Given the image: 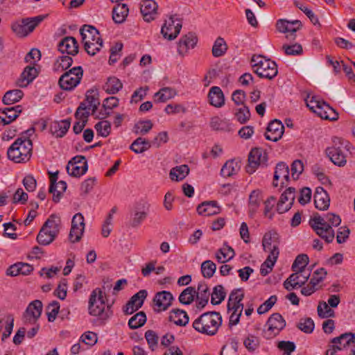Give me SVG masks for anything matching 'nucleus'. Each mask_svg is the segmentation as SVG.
Listing matches in <instances>:
<instances>
[{
  "instance_id": "obj_1",
  "label": "nucleus",
  "mask_w": 355,
  "mask_h": 355,
  "mask_svg": "<svg viewBox=\"0 0 355 355\" xmlns=\"http://www.w3.org/2000/svg\"><path fill=\"white\" fill-rule=\"evenodd\" d=\"M340 223V216L332 212L324 216L316 214L309 220V225L316 234L327 243H331L335 238L333 227H338Z\"/></svg>"
},
{
  "instance_id": "obj_2",
  "label": "nucleus",
  "mask_w": 355,
  "mask_h": 355,
  "mask_svg": "<svg viewBox=\"0 0 355 355\" xmlns=\"http://www.w3.org/2000/svg\"><path fill=\"white\" fill-rule=\"evenodd\" d=\"M88 312L97 318L99 324L103 325L112 317L113 311L111 304H106L103 293L101 288L94 289L90 294Z\"/></svg>"
},
{
  "instance_id": "obj_3",
  "label": "nucleus",
  "mask_w": 355,
  "mask_h": 355,
  "mask_svg": "<svg viewBox=\"0 0 355 355\" xmlns=\"http://www.w3.org/2000/svg\"><path fill=\"white\" fill-rule=\"evenodd\" d=\"M222 321V316L219 312L207 311L194 320L192 327L200 334L214 336L221 326Z\"/></svg>"
},
{
  "instance_id": "obj_4",
  "label": "nucleus",
  "mask_w": 355,
  "mask_h": 355,
  "mask_svg": "<svg viewBox=\"0 0 355 355\" xmlns=\"http://www.w3.org/2000/svg\"><path fill=\"white\" fill-rule=\"evenodd\" d=\"M82 42L87 53L90 55H94L103 46V40L98 31L91 25H84L80 29Z\"/></svg>"
},
{
  "instance_id": "obj_5",
  "label": "nucleus",
  "mask_w": 355,
  "mask_h": 355,
  "mask_svg": "<svg viewBox=\"0 0 355 355\" xmlns=\"http://www.w3.org/2000/svg\"><path fill=\"white\" fill-rule=\"evenodd\" d=\"M33 143L31 139L18 138L8 149L9 159L15 163L26 162L32 155Z\"/></svg>"
},
{
  "instance_id": "obj_6",
  "label": "nucleus",
  "mask_w": 355,
  "mask_h": 355,
  "mask_svg": "<svg viewBox=\"0 0 355 355\" xmlns=\"http://www.w3.org/2000/svg\"><path fill=\"white\" fill-rule=\"evenodd\" d=\"M331 141L332 146L325 150L326 155L335 165L344 166L347 159L343 149L350 151L351 144L347 140L338 137H333Z\"/></svg>"
},
{
  "instance_id": "obj_7",
  "label": "nucleus",
  "mask_w": 355,
  "mask_h": 355,
  "mask_svg": "<svg viewBox=\"0 0 355 355\" xmlns=\"http://www.w3.org/2000/svg\"><path fill=\"white\" fill-rule=\"evenodd\" d=\"M254 72L261 78L273 79L278 73L275 62L261 55H253L251 59Z\"/></svg>"
},
{
  "instance_id": "obj_8",
  "label": "nucleus",
  "mask_w": 355,
  "mask_h": 355,
  "mask_svg": "<svg viewBox=\"0 0 355 355\" xmlns=\"http://www.w3.org/2000/svg\"><path fill=\"white\" fill-rule=\"evenodd\" d=\"M267 329L263 331V336L266 339H271L277 336L285 327L286 321L278 313L272 314L266 322Z\"/></svg>"
},
{
  "instance_id": "obj_9",
  "label": "nucleus",
  "mask_w": 355,
  "mask_h": 355,
  "mask_svg": "<svg viewBox=\"0 0 355 355\" xmlns=\"http://www.w3.org/2000/svg\"><path fill=\"white\" fill-rule=\"evenodd\" d=\"M267 153L262 148H255L251 150L248 156V165L246 171L252 174L259 166H267Z\"/></svg>"
},
{
  "instance_id": "obj_10",
  "label": "nucleus",
  "mask_w": 355,
  "mask_h": 355,
  "mask_svg": "<svg viewBox=\"0 0 355 355\" xmlns=\"http://www.w3.org/2000/svg\"><path fill=\"white\" fill-rule=\"evenodd\" d=\"M302 24L300 20L288 21L286 19H279L277 21V29L284 33H286V37L288 40H295L296 32L300 30Z\"/></svg>"
},
{
  "instance_id": "obj_11",
  "label": "nucleus",
  "mask_w": 355,
  "mask_h": 355,
  "mask_svg": "<svg viewBox=\"0 0 355 355\" xmlns=\"http://www.w3.org/2000/svg\"><path fill=\"white\" fill-rule=\"evenodd\" d=\"M82 73L81 67H75L71 69L69 71H66L63 73L58 81L60 87L64 90H72L74 89L80 82V77L78 76V73H76L75 76H71L74 72Z\"/></svg>"
},
{
  "instance_id": "obj_12",
  "label": "nucleus",
  "mask_w": 355,
  "mask_h": 355,
  "mask_svg": "<svg viewBox=\"0 0 355 355\" xmlns=\"http://www.w3.org/2000/svg\"><path fill=\"white\" fill-rule=\"evenodd\" d=\"M182 28L181 21L175 17L166 20L161 28V33L165 39L173 40L177 37Z\"/></svg>"
},
{
  "instance_id": "obj_13",
  "label": "nucleus",
  "mask_w": 355,
  "mask_h": 355,
  "mask_svg": "<svg viewBox=\"0 0 355 355\" xmlns=\"http://www.w3.org/2000/svg\"><path fill=\"white\" fill-rule=\"evenodd\" d=\"M42 303L40 300H36L31 302L27 306L23 314V322L25 325L37 322L42 311Z\"/></svg>"
},
{
  "instance_id": "obj_14",
  "label": "nucleus",
  "mask_w": 355,
  "mask_h": 355,
  "mask_svg": "<svg viewBox=\"0 0 355 355\" xmlns=\"http://www.w3.org/2000/svg\"><path fill=\"white\" fill-rule=\"evenodd\" d=\"M85 219L82 214H76L71 220V228L69 232V239L72 243L78 242L85 230Z\"/></svg>"
},
{
  "instance_id": "obj_15",
  "label": "nucleus",
  "mask_w": 355,
  "mask_h": 355,
  "mask_svg": "<svg viewBox=\"0 0 355 355\" xmlns=\"http://www.w3.org/2000/svg\"><path fill=\"white\" fill-rule=\"evenodd\" d=\"M296 190L293 187H288L282 194L277 205V211L279 214H283L288 211L295 200Z\"/></svg>"
},
{
  "instance_id": "obj_16",
  "label": "nucleus",
  "mask_w": 355,
  "mask_h": 355,
  "mask_svg": "<svg viewBox=\"0 0 355 355\" xmlns=\"http://www.w3.org/2000/svg\"><path fill=\"white\" fill-rule=\"evenodd\" d=\"M243 298L244 292L242 288L234 289L229 295L227 304V312L235 311L243 313V304L241 302Z\"/></svg>"
},
{
  "instance_id": "obj_17",
  "label": "nucleus",
  "mask_w": 355,
  "mask_h": 355,
  "mask_svg": "<svg viewBox=\"0 0 355 355\" xmlns=\"http://www.w3.org/2000/svg\"><path fill=\"white\" fill-rule=\"evenodd\" d=\"M146 297L147 291L146 290H141L135 294L123 308L125 314L130 315L141 308Z\"/></svg>"
},
{
  "instance_id": "obj_18",
  "label": "nucleus",
  "mask_w": 355,
  "mask_h": 355,
  "mask_svg": "<svg viewBox=\"0 0 355 355\" xmlns=\"http://www.w3.org/2000/svg\"><path fill=\"white\" fill-rule=\"evenodd\" d=\"M173 300V297L171 292L166 291L158 292L153 298L154 310L157 312L166 311L171 305Z\"/></svg>"
},
{
  "instance_id": "obj_19",
  "label": "nucleus",
  "mask_w": 355,
  "mask_h": 355,
  "mask_svg": "<svg viewBox=\"0 0 355 355\" xmlns=\"http://www.w3.org/2000/svg\"><path fill=\"white\" fill-rule=\"evenodd\" d=\"M284 132V126L282 123L279 120L274 119L269 123L265 137L268 140L277 141L282 138Z\"/></svg>"
},
{
  "instance_id": "obj_20",
  "label": "nucleus",
  "mask_w": 355,
  "mask_h": 355,
  "mask_svg": "<svg viewBox=\"0 0 355 355\" xmlns=\"http://www.w3.org/2000/svg\"><path fill=\"white\" fill-rule=\"evenodd\" d=\"M210 292L208 286L205 282H200L196 290V306L197 311L202 310L208 304Z\"/></svg>"
},
{
  "instance_id": "obj_21",
  "label": "nucleus",
  "mask_w": 355,
  "mask_h": 355,
  "mask_svg": "<svg viewBox=\"0 0 355 355\" xmlns=\"http://www.w3.org/2000/svg\"><path fill=\"white\" fill-rule=\"evenodd\" d=\"M284 282V286L287 291H291L297 287H301L308 280L310 274L300 275L304 271H294Z\"/></svg>"
},
{
  "instance_id": "obj_22",
  "label": "nucleus",
  "mask_w": 355,
  "mask_h": 355,
  "mask_svg": "<svg viewBox=\"0 0 355 355\" xmlns=\"http://www.w3.org/2000/svg\"><path fill=\"white\" fill-rule=\"evenodd\" d=\"M281 180L282 187L284 184H287L289 181V168L288 166L283 162H279L275 167L273 180V187H277L278 186L277 181Z\"/></svg>"
},
{
  "instance_id": "obj_23",
  "label": "nucleus",
  "mask_w": 355,
  "mask_h": 355,
  "mask_svg": "<svg viewBox=\"0 0 355 355\" xmlns=\"http://www.w3.org/2000/svg\"><path fill=\"white\" fill-rule=\"evenodd\" d=\"M58 48L62 53L76 55L78 53V44L73 37L68 36L64 37L58 44Z\"/></svg>"
},
{
  "instance_id": "obj_24",
  "label": "nucleus",
  "mask_w": 355,
  "mask_h": 355,
  "mask_svg": "<svg viewBox=\"0 0 355 355\" xmlns=\"http://www.w3.org/2000/svg\"><path fill=\"white\" fill-rule=\"evenodd\" d=\"M141 12L144 19L150 22L155 19L157 14V5L153 0H143L141 3Z\"/></svg>"
},
{
  "instance_id": "obj_25",
  "label": "nucleus",
  "mask_w": 355,
  "mask_h": 355,
  "mask_svg": "<svg viewBox=\"0 0 355 355\" xmlns=\"http://www.w3.org/2000/svg\"><path fill=\"white\" fill-rule=\"evenodd\" d=\"M197 211L202 216H213L220 213L221 207L215 200L205 201L198 206Z\"/></svg>"
},
{
  "instance_id": "obj_26",
  "label": "nucleus",
  "mask_w": 355,
  "mask_h": 355,
  "mask_svg": "<svg viewBox=\"0 0 355 355\" xmlns=\"http://www.w3.org/2000/svg\"><path fill=\"white\" fill-rule=\"evenodd\" d=\"M38 71L33 65H28L22 71L17 80V85L20 87H26L37 76Z\"/></svg>"
},
{
  "instance_id": "obj_27",
  "label": "nucleus",
  "mask_w": 355,
  "mask_h": 355,
  "mask_svg": "<svg viewBox=\"0 0 355 355\" xmlns=\"http://www.w3.org/2000/svg\"><path fill=\"white\" fill-rule=\"evenodd\" d=\"M314 203L318 209L325 210L329 207L330 198L322 187H317L314 193Z\"/></svg>"
},
{
  "instance_id": "obj_28",
  "label": "nucleus",
  "mask_w": 355,
  "mask_h": 355,
  "mask_svg": "<svg viewBox=\"0 0 355 355\" xmlns=\"http://www.w3.org/2000/svg\"><path fill=\"white\" fill-rule=\"evenodd\" d=\"M21 112V107L17 105L15 107H6L0 110V123L8 125L15 120Z\"/></svg>"
},
{
  "instance_id": "obj_29",
  "label": "nucleus",
  "mask_w": 355,
  "mask_h": 355,
  "mask_svg": "<svg viewBox=\"0 0 355 355\" xmlns=\"http://www.w3.org/2000/svg\"><path fill=\"white\" fill-rule=\"evenodd\" d=\"M198 38L196 35L193 33H189L188 34L182 37L178 42V51L180 55L185 54L189 49H193L196 45Z\"/></svg>"
},
{
  "instance_id": "obj_30",
  "label": "nucleus",
  "mask_w": 355,
  "mask_h": 355,
  "mask_svg": "<svg viewBox=\"0 0 355 355\" xmlns=\"http://www.w3.org/2000/svg\"><path fill=\"white\" fill-rule=\"evenodd\" d=\"M71 125V119L55 121L51 123L50 130L55 137H63Z\"/></svg>"
},
{
  "instance_id": "obj_31",
  "label": "nucleus",
  "mask_w": 355,
  "mask_h": 355,
  "mask_svg": "<svg viewBox=\"0 0 355 355\" xmlns=\"http://www.w3.org/2000/svg\"><path fill=\"white\" fill-rule=\"evenodd\" d=\"M209 103L216 107H220L225 104V97L223 91L219 87H211L208 94Z\"/></svg>"
},
{
  "instance_id": "obj_32",
  "label": "nucleus",
  "mask_w": 355,
  "mask_h": 355,
  "mask_svg": "<svg viewBox=\"0 0 355 355\" xmlns=\"http://www.w3.org/2000/svg\"><path fill=\"white\" fill-rule=\"evenodd\" d=\"M278 239L279 235L276 232H269L266 233L262 240V245L264 251L270 252V253L275 248L279 250Z\"/></svg>"
},
{
  "instance_id": "obj_33",
  "label": "nucleus",
  "mask_w": 355,
  "mask_h": 355,
  "mask_svg": "<svg viewBox=\"0 0 355 355\" xmlns=\"http://www.w3.org/2000/svg\"><path fill=\"white\" fill-rule=\"evenodd\" d=\"M262 200L261 191L259 189L253 190L248 200L249 216L252 217L257 211V209Z\"/></svg>"
},
{
  "instance_id": "obj_34",
  "label": "nucleus",
  "mask_w": 355,
  "mask_h": 355,
  "mask_svg": "<svg viewBox=\"0 0 355 355\" xmlns=\"http://www.w3.org/2000/svg\"><path fill=\"white\" fill-rule=\"evenodd\" d=\"M279 251L275 248L268 256L266 261L261 265L260 273L263 276L269 274L275 264L278 258Z\"/></svg>"
},
{
  "instance_id": "obj_35",
  "label": "nucleus",
  "mask_w": 355,
  "mask_h": 355,
  "mask_svg": "<svg viewBox=\"0 0 355 355\" xmlns=\"http://www.w3.org/2000/svg\"><path fill=\"white\" fill-rule=\"evenodd\" d=\"M147 215L148 207L144 204H137L132 214L131 225L134 227H138L146 219Z\"/></svg>"
},
{
  "instance_id": "obj_36",
  "label": "nucleus",
  "mask_w": 355,
  "mask_h": 355,
  "mask_svg": "<svg viewBox=\"0 0 355 355\" xmlns=\"http://www.w3.org/2000/svg\"><path fill=\"white\" fill-rule=\"evenodd\" d=\"M210 126L213 130L217 131L230 132L233 130L232 124L229 119L218 116L211 118Z\"/></svg>"
},
{
  "instance_id": "obj_37",
  "label": "nucleus",
  "mask_w": 355,
  "mask_h": 355,
  "mask_svg": "<svg viewBox=\"0 0 355 355\" xmlns=\"http://www.w3.org/2000/svg\"><path fill=\"white\" fill-rule=\"evenodd\" d=\"M129 9L125 3H118L112 9V19L116 24H121L128 17Z\"/></svg>"
},
{
  "instance_id": "obj_38",
  "label": "nucleus",
  "mask_w": 355,
  "mask_h": 355,
  "mask_svg": "<svg viewBox=\"0 0 355 355\" xmlns=\"http://www.w3.org/2000/svg\"><path fill=\"white\" fill-rule=\"evenodd\" d=\"M168 318L171 322L181 327L187 324L189 320L187 312L181 309H173Z\"/></svg>"
},
{
  "instance_id": "obj_39",
  "label": "nucleus",
  "mask_w": 355,
  "mask_h": 355,
  "mask_svg": "<svg viewBox=\"0 0 355 355\" xmlns=\"http://www.w3.org/2000/svg\"><path fill=\"white\" fill-rule=\"evenodd\" d=\"M331 343L332 344H337L340 347V350L349 348L354 345L353 336L351 332L344 333L339 336L332 338Z\"/></svg>"
},
{
  "instance_id": "obj_40",
  "label": "nucleus",
  "mask_w": 355,
  "mask_h": 355,
  "mask_svg": "<svg viewBox=\"0 0 355 355\" xmlns=\"http://www.w3.org/2000/svg\"><path fill=\"white\" fill-rule=\"evenodd\" d=\"M177 95V92L172 87H162L154 95L155 101L164 103Z\"/></svg>"
},
{
  "instance_id": "obj_41",
  "label": "nucleus",
  "mask_w": 355,
  "mask_h": 355,
  "mask_svg": "<svg viewBox=\"0 0 355 355\" xmlns=\"http://www.w3.org/2000/svg\"><path fill=\"white\" fill-rule=\"evenodd\" d=\"M123 87L121 80L115 76L109 77L103 85V89L110 94L118 93Z\"/></svg>"
},
{
  "instance_id": "obj_42",
  "label": "nucleus",
  "mask_w": 355,
  "mask_h": 355,
  "mask_svg": "<svg viewBox=\"0 0 355 355\" xmlns=\"http://www.w3.org/2000/svg\"><path fill=\"white\" fill-rule=\"evenodd\" d=\"M240 169L239 162L234 159L227 161L220 170V175L223 177L228 178L236 174Z\"/></svg>"
},
{
  "instance_id": "obj_43",
  "label": "nucleus",
  "mask_w": 355,
  "mask_h": 355,
  "mask_svg": "<svg viewBox=\"0 0 355 355\" xmlns=\"http://www.w3.org/2000/svg\"><path fill=\"white\" fill-rule=\"evenodd\" d=\"M189 173V168L186 164H182L173 168L170 171V178L173 181H181L184 180Z\"/></svg>"
},
{
  "instance_id": "obj_44",
  "label": "nucleus",
  "mask_w": 355,
  "mask_h": 355,
  "mask_svg": "<svg viewBox=\"0 0 355 355\" xmlns=\"http://www.w3.org/2000/svg\"><path fill=\"white\" fill-rule=\"evenodd\" d=\"M60 218L55 214H52L44 223L42 227L57 236L60 231Z\"/></svg>"
},
{
  "instance_id": "obj_45",
  "label": "nucleus",
  "mask_w": 355,
  "mask_h": 355,
  "mask_svg": "<svg viewBox=\"0 0 355 355\" xmlns=\"http://www.w3.org/2000/svg\"><path fill=\"white\" fill-rule=\"evenodd\" d=\"M151 144L147 139L138 137L130 145V149L137 154L142 153L151 147Z\"/></svg>"
},
{
  "instance_id": "obj_46",
  "label": "nucleus",
  "mask_w": 355,
  "mask_h": 355,
  "mask_svg": "<svg viewBox=\"0 0 355 355\" xmlns=\"http://www.w3.org/2000/svg\"><path fill=\"white\" fill-rule=\"evenodd\" d=\"M88 169L87 164L81 166L75 164L74 162H69L67 165V171L71 176L78 178L84 175Z\"/></svg>"
},
{
  "instance_id": "obj_47",
  "label": "nucleus",
  "mask_w": 355,
  "mask_h": 355,
  "mask_svg": "<svg viewBox=\"0 0 355 355\" xmlns=\"http://www.w3.org/2000/svg\"><path fill=\"white\" fill-rule=\"evenodd\" d=\"M234 254V250L231 247L225 245L217 251L216 258L218 262L225 263L232 259Z\"/></svg>"
},
{
  "instance_id": "obj_48",
  "label": "nucleus",
  "mask_w": 355,
  "mask_h": 355,
  "mask_svg": "<svg viewBox=\"0 0 355 355\" xmlns=\"http://www.w3.org/2000/svg\"><path fill=\"white\" fill-rule=\"evenodd\" d=\"M226 292L222 285L216 286L211 294V303L213 305L220 304L225 298Z\"/></svg>"
},
{
  "instance_id": "obj_49",
  "label": "nucleus",
  "mask_w": 355,
  "mask_h": 355,
  "mask_svg": "<svg viewBox=\"0 0 355 355\" xmlns=\"http://www.w3.org/2000/svg\"><path fill=\"white\" fill-rule=\"evenodd\" d=\"M196 297V288L192 286H189L186 288L183 291L180 293L179 296V301L181 304H191Z\"/></svg>"
},
{
  "instance_id": "obj_50",
  "label": "nucleus",
  "mask_w": 355,
  "mask_h": 355,
  "mask_svg": "<svg viewBox=\"0 0 355 355\" xmlns=\"http://www.w3.org/2000/svg\"><path fill=\"white\" fill-rule=\"evenodd\" d=\"M23 95V92L20 89L10 90L3 96V102L6 105L13 104L21 100Z\"/></svg>"
},
{
  "instance_id": "obj_51",
  "label": "nucleus",
  "mask_w": 355,
  "mask_h": 355,
  "mask_svg": "<svg viewBox=\"0 0 355 355\" xmlns=\"http://www.w3.org/2000/svg\"><path fill=\"white\" fill-rule=\"evenodd\" d=\"M56 236L42 227L37 234V241L40 245H47L51 243Z\"/></svg>"
},
{
  "instance_id": "obj_52",
  "label": "nucleus",
  "mask_w": 355,
  "mask_h": 355,
  "mask_svg": "<svg viewBox=\"0 0 355 355\" xmlns=\"http://www.w3.org/2000/svg\"><path fill=\"white\" fill-rule=\"evenodd\" d=\"M146 322V315L144 311L134 315L128 321V326L131 329H136L142 327Z\"/></svg>"
},
{
  "instance_id": "obj_53",
  "label": "nucleus",
  "mask_w": 355,
  "mask_h": 355,
  "mask_svg": "<svg viewBox=\"0 0 355 355\" xmlns=\"http://www.w3.org/2000/svg\"><path fill=\"white\" fill-rule=\"evenodd\" d=\"M227 50V46L222 37H218L212 47V55L216 58L223 55Z\"/></svg>"
},
{
  "instance_id": "obj_54",
  "label": "nucleus",
  "mask_w": 355,
  "mask_h": 355,
  "mask_svg": "<svg viewBox=\"0 0 355 355\" xmlns=\"http://www.w3.org/2000/svg\"><path fill=\"white\" fill-rule=\"evenodd\" d=\"M73 63V59L69 55L60 57L54 63L53 69L56 71H62L69 68Z\"/></svg>"
},
{
  "instance_id": "obj_55",
  "label": "nucleus",
  "mask_w": 355,
  "mask_h": 355,
  "mask_svg": "<svg viewBox=\"0 0 355 355\" xmlns=\"http://www.w3.org/2000/svg\"><path fill=\"white\" fill-rule=\"evenodd\" d=\"M234 116L237 121L241 124H244L250 120L251 114L248 107L243 105L235 110Z\"/></svg>"
},
{
  "instance_id": "obj_56",
  "label": "nucleus",
  "mask_w": 355,
  "mask_h": 355,
  "mask_svg": "<svg viewBox=\"0 0 355 355\" xmlns=\"http://www.w3.org/2000/svg\"><path fill=\"white\" fill-rule=\"evenodd\" d=\"M86 107L88 110H91L92 114H94L100 104V102L98 98L96 96V94L94 91H87L86 94L85 98Z\"/></svg>"
},
{
  "instance_id": "obj_57",
  "label": "nucleus",
  "mask_w": 355,
  "mask_h": 355,
  "mask_svg": "<svg viewBox=\"0 0 355 355\" xmlns=\"http://www.w3.org/2000/svg\"><path fill=\"white\" fill-rule=\"evenodd\" d=\"M45 18L46 15H38L33 18L24 19L23 23L26 25L27 34L31 33Z\"/></svg>"
},
{
  "instance_id": "obj_58",
  "label": "nucleus",
  "mask_w": 355,
  "mask_h": 355,
  "mask_svg": "<svg viewBox=\"0 0 355 355\" xmlns=\"http://www.w3.org/2000/svg\"><path fill=\"white\" fill-rule=\"evenodd\" d=\"M309 257L305 254H299L295 259L293 265V271H304V268L309 263Z\"/></svg>"
},
{
  "instance_id": "obj_59",
  "label": "nucleus",
  "mask_w": 355,
  "mask_h": 355,
  "mask_svg": "<svg viewBox=\"0 0 355 355\" xmlns=\"http://www.w3.org/2000/svg\"><path fill=\"white\" fill-rule=\"evenodd\" d=\"M216 270V265L210 260L205 261L201 264V272L204 277L211 278Z\"/></svg>"
},
{
  "instance_id": "obj_60",
  "label": "nucleus",
  "mask_w": 355,
  "mask_h": 355,
  "mask_svg": "<svg viewBox=\"0 0 355 355\" xmlns=\"http://www.w3.org/2000/svg\"><path fill=\"white\" fill-rule=\"evenodd\" d=\"M297 327L306 334H311L314 330L315 324L311 318H304L300 320Z\"/></svg>"
},
{
  "instance_id": "obj_61",
  "label": "nucleus",
  "mask_w": 355,
  "mask_h": 355,
  "mask_svg": "<svg viewBox=\"0 0 355 355\" xmlns=\"http://www.w3.org/2000/svg\"><path fill=\"white\" fill-rule=\"evenodd\" d=\"M94 128L98 135L103 137H107L111 132V123L106 120L98 122Z\"/></svg>"
},
{
  "instance_id": "obj_62",
  "label": "nucleus",
  "mask_w": 355,
  "mask_h": 355,
  "mask_svg": "<svg viewBox=\"0 0 355 355\" xmlns=\"http://www.w3.org/2000/svg\"><path fill=\"white\" fill-rule=\"evenodd\" d=\"M153 128V123L151 121L146 120L143 121H139L135 125L134 129L135 132L137 135H144L147 134Z\"/></svg>"
},
{
  "instance_id": "obj_63",
  "label": "nucleus",
  "mask_w": 355,
  "mask_h": 355,
  "mask_svg": "<svg viewBox=\"0 0 355 355\" xmlns=\"http://www.w3.org/2000/svg\"><path fill=\"white\" fill-rule=\"evenodd\" d=\"M145 338L147 341L149 348L155 351L158 345L159 336L155 331L148 330L145 333Z\"/></svg>"
},
{
  "instance_id": "obj_64",
  "label": "nucleus",
  "mask_w": 355,
  "mask_h": 355,
  "mask_svg": "<svg viewBox=\"0 0 355 355\" xmlns=\"http://www.w3.org/2000/svg\"><path fill=\"white\" fill-rule=\"evenodd\" d=\"M325 302H320L318 306V314L319 317L322 318H330L334 316V311Z\"/></svg>"
}]
</instances>
